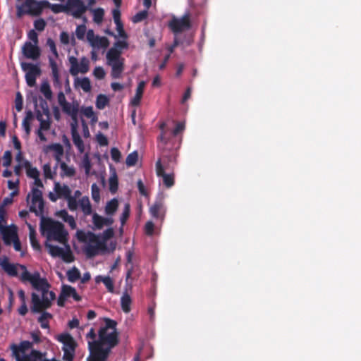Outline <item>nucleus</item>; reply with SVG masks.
Masks as SVG:
<instances>
[{
    "instance_id": "1",
    "label": "nucleus",
    "mask_w": 361,
    "mask_h": 361,
    "mask_svg": "<svg viewBox=\"0 0 361 361\" xmlns=\"http://www.w3.org/2000/svg\"><path fill=\"white\" fill-rule=\"evenodd\" d=\"M0 266L10 276H17L18 269H20V281L31 284L32 287L39 293H32L31 295L33 312H41L43 310L49 308L56 298L55 293L49 290L50 285L46 278H42L39 271L31 273L27 270L25 265L12 264L7 257L0 258Z\"/></svg>"
},
{
    "instance_id": "2",
    "label": "nucleus",
    "mask_w": 361,
    "mask_h": 361,
    "mask_svg": "<svg viewBox=\"0 0 361 361\" xmlns=\"http://www.w3.org/2000/svg\"><path fill=\"white\" fill-rule=\"evenodd\" d=\"M27 202L30 212L41 217L40 229L42 235L46 237L47 242L56 241L61 244H66L68 242V232L63 225L51 219L44 218V202L42 197V192L32 188L31 192L27 196Z\"/></svg>"
},
{
    "instance_id": "3",
    "label": "nucleus",
    "mask_w": 361,
    "mask_h": 361,
    "mask_svg": "<svg viewBox=\"0 0 361 361\" xmlns=\"http://www.w3.org/2000/svg\"><path fill=\"white\" fill-rule=\"evenodd\" d=\"M117 323L111 319H105V325L99 331V338L91 328L87 334L90 355L87 361H106L111 349L118 343Z\"/></svg>"
},
{
    "instance_id": "4",
    "label": "nucleus",
    "mask_w": 361,
    "mask_h": 361,
    "mask_svg": "<svg viewBox=\"0 0 361 361\" xmlns=\"http://www.w3.org/2000/svg\"><path fill=\"white\" fill-rule=\"evenodd\" d=\"M128 48L126 39L118 40L106 54V64L111 68V76L114 79L122 78L124 71L125 59L122 57L123 49Z\"/></svg>"
},
{
    "instance_id": "5",
    "label": "nucleus",
    "mask_w": 361,
    "mask_h": 361,
    "mask_svg": "<svg viewBox=\"0 0 361 361\" xmlns=\"http://www.w3.org/2000/svg\"><path fill=\"white\" fill-rule=\"evenodd\" d=\"M79 241L84 243V252L88 257H93L106 250L105 239L92 232L78 231Z\"/></svg>"
},
{
    "instance_id": "6",
    "label": "nucleus",
    "mask_w": 361,
    "mask_h": 361,
    "mask_svg": "<svg viewBox=\"0 0 361 361\" xmlns=\"http://www.w3.org/2000/svg\"><path fill=\"white\" fill-rule=\"evenodd\" d=\"M47 0H25V1L17 6V16L21 17L25 14L37 16H39L44 9V4H47Z\"/></svg>"
},
{
    "instance_id": "7",
    "label": "nucleus",
    "mask_w": 361,
    "mask_h": 361,
    "mask_svg": "<svg viewBox=\"0 0 361 361\" xmlns=\"http://www.w3.org/2000/svg\"><path fill=\"white\" fill-rule=\"evenodd\" d=\"M56 339L63 344V360L64 361H73L77 343L73 336L68 333H63L58 335Z\"/></svg>"
},
{
    "instance_id": "8",
    "label": "nucleus",
    "mask_w": 361,
    "mask_h": 361,
    "mask_svg": "<svg viewBox=\"0 0 361 361\" xmlns=\"http://www.w3.org/2000/svg\"><path fill=\"white\" fill-rule=\"evenodd\" d=\"M70 63L69 73L73 76H77L79 73L85 74L90 70V61L88 58L83 56L80 61L73 56H68Z\"/></svg>"
},
{
    "instance_id": "9",
    "label": "nucleus",
    "mask_w": 361,
    "mask_h": 361,
    "mask_svg": "<svg viewBox=\"0 0 361 361\" xmlns=\"http://www.w3.org/2000/svg\"><path fill=\"white\" fill-rule=\"evenodd\" d=\"M65 247H60L57 245H54L49 242L45 243V247L48 249L49 253L54 257H60L66 262H71L73 261L74 257L71 252L69 245L63 244Z\"/></svg>"
},
{
    "instance_id": "10",
    "label": "nucleus",
    "mask_w": 361,
    "mask_h": 361,
    "mask_svg": "<svg viewBox=\"0 0 361 361\" xmlns=\"http://www.w3.org/2000/svg\"><path fill=\"white\" fill-rule=\"evenodd\" d=\"M54 190L56 193L59 194L60 198H64L66 200L68 209L71 211H76L75 197H73L71 195V190L67 185H61L59 183H55Z\"/></svg>"
},
{
    "instance_id": "11",
    "label": "nucleus",
    "mask_w": 361,
    "mask_h": 361,
    "mask_svg": "<svg viewBox=\"0 0 361 361\" xmlns=\"http://www.w3.org/2000/svg\"><path fill=\"white\" fill-rule=\"evenodd\" d=\"M66 13L75 18H80L89 9L82 0H67L66 2Z\"/></svg>"
},
{
    "instance_id": "12",
    "label": "nucleus",
    "mask_w": 361,
    "mask_h": 361,
    "mask_svg": "<svg viewBox=\"0 0 361 361\" xmlns=\"http://www.w3.org/2000/svg\"><path fill=\"white\" fill-rule=\"evenodd\" d=\"M169 27L176 35L185 30L190 29V13H185L180 18L173 17L169 23Z\"/></svg>"
},
{
    "instance_id": "13",
    "label": "nucleus",
    "mask_w": 361,
    "mask_h": 361,
    "mask_svg": "<svg viewBox=\"0 0 361 361\" xmlns=\"http://www.w3.org/2000/svg\"><path fill=\"white\" fill-rule=\"evenodd\" d=\"M164 195L159 194L154 203L149 207V214L157 219L163 221L166 214V207L164 206Z\"/></svg>"
},
{
    "instance_id": "14",
    "label": "nucleus",
    "mask_w": 361,
    "mask_h": 361,
    "mask_svg": "<svg viewBox=\"0 0 361 361\" xmlns=\"http://www.w3.org/2000/svg\"><path fill=\"white\" fill-rule=\"evenodd\" d=\"M86 38L93 49H106L109 45V39L106 37H100L94 35L93 30L91 29L87 30Z\"/></svg>"
},
{
    "instance_id": "15",
    "label": "nucleus",
    "mask_w": 361,
    "mask_h": 361,
    "mask_svg": "<svg viewBox=\"0 0 361 361\" xmlns=\"http://www.w3.org/2000/svg\"><path fill=\"white\" fill-rule=\"evenodd\" d=\"M69 298H73L75 301H80V296L77 293L76 290L68 285H63L61 293L58 298V305L63 307L65 305L66 300Z\"/></svg>"
},
{
    "instance_id": "16",
    "label": "nucleus",
    "mask_w": 361,
    "mask_h": 361,
    "mask_svg": "<svg viewBox=\"0 0 361 361\" xmlns=\"http://www.w3.org/2000/svg\"><path fill=\"white\" fill-rule=\"evenodd\" d=\"M22 53L26 59L37 61L40 57L41 50L38 44L25 42L22 47Z\"/></svg>"
},
{
    "instance_id": "17",
    "label": "nucleus",
    "mask_w": 361,
    "mask_h": 361,
    "mask_svg": "<svg viewBox=\"0 0 361 361\" xmlns=\"http://www.w3.org/2000/svg\"><path fill=\"white\" fill-rule=\"evenodd\" d=\"M161 161L156 162V173L158 177L161 178L163 184L168 188L174 185V175L173 172L168 173L161 167Z\"/></svg>"
},
{
    "instance_id": "18",
    "label": "nucleus",
    "mask_w": 361,
    "mask_h": 361,
    "mask_svg": "<svg viewBox=\"0 0 361 361\" xmlns=\"http://www.w3.org/2000/svg\"><path fill=\"white\" fill-rule=\"evenodd\" d=\"M157 161H161V167L164 171L170 173L173 172L174 165L176 164V154L174 152H169L167 154H162L161 157Z\"/></svg>"
},
{
    "instance_id": "19",
    "label": "nucleus",
    "mask_w": 361,
    "mask_h": 361,
    "mask_svg": "<svg viewBox=\"0 0 361 361\" xmlns=\"http://www.w3.org/2000/svg\"><path fill=\"white\" fill-rule=\"evenodd\" d=\"M79 209L85 216L92 215V207L87 196L82 197L78 201L76 200V210Z\"/></svg>"
},
{
    "instance_id": "20",
    "label": "nucleus",
    "mask_w": 361,
    "mask_h": 361,
    "mask_svg": "<svg viewBox=\"0 0 361 361\" xmlns=\"http://www.w3.org/2000/svg\"><path fill=\"white\" fill-rule=\"evenodd\" d=\"M92 224L97 229H101L104 226H111L114 223L111 216L103 217L97 213H92Z\"/></svg>"
},
{
    "instance_id": "21",
    "label": "nucleus",
    "mask_w": 361,
    "mask_h": 361,
    "mask_svg": "<svg viewBox=\"0 0 361 361\" xmlns=\"http://www.w3.org/2000/svg\"><path fill=\"white\" fill-rule=\"evenodd\" d=\"M2 238L5 245H10L18 237L15 228L6 227L1 231Z\"/></svg>"
},
{
    "instance_id": "22",
    "label": "nucleus",
    "mask_w": 361,
    "mask_h": 361,
    "mask_svg": "<svg viewBox=\"0 0 361 361\" xmlns=\"http://www.w3.org/2000/svg\"><path fill=\"white\" fill-rule=\"evenodd\" d=\"M49 63L51 70L54 85L55 87H61L60 75L56 61L52 57L49 56Z\"/></svg>"
},
{
    "instance_id": "23",
    "label": "nucleus",
    "mask_w": 361,
    "mask_h": 361,
    "mask_svg": "<svg viewBox=\"0 0 361 361\" xmlns=\"http://www.w3.org/2000/svg\"><path fill=\"white\" fill-rule=\"evenodd\" d=\"M63 111L70 116L73 120L76 121L78 114V105L66 102L61 106Z\"/></svg>"
},
{
    "instance_id": "24",
    "label": "nucleus",
    "mask_w": 361,
    "mask_h": 361,
    "mask_svg": "<svg viewBox=\"0 0 361 361\" xmlns=\"http://www.w3.org/2000/svg\"><path fill=\"white\" fill-rule=\"evenodd\" d=\"M74 86L75 88L82 89L85 92H90L92 88L90 80L87 77H76L74 79Z\"/></svg>"
},
{
    "instance_id": "25",
    "label": "nucleus",
    "mask_w": 361,
    "mask_h": 361,
    "mask_svg": "<svg viewBox=\"0 0 361 361\" xmlns=\"http://www.w3.org/2000/svg\"><path fill=\"white\" fill-rule=\"evenodd\" d=\"M145 85L146 82L145 81H140L138 83L136 88L135 94L130 100V104L132 106H137L140 104Z\"/></svg>"
},
{
    "instance_id": "26",
    "label": "nucleus",
    "mask_w": 361,
    "mask_h": 361,
    "mask_svg": "<svg viewBox=\"0 0 361 361\" xmlns=\"http://www.w3.org/2000/svg\"><path fill=\"white\" fill-rule=\"evenodd\" d=\"M22 70L27 74H32L39 76L41 74L40 68L37 64H33L28 62H21Z\"/></svg>"
},
{
    "instance_id": "27",
    "label": "nucleus",
    "mask_w": 361,
    "mask_h": 361,
    "mask_svg": "<svg viewBox=\"0 0 361 361\" xmlns=\"http://www.w3.org/2000/svg\"><path fill=\"white\" fill-rule=\"evenodd\" d=\"M47 148L54 152V157L56 161V164L62 161L64 150L63 146L61 144H51L49 145Z\"/></svg>"
},
{
    "instance_id": "28",
    "label": "nucleus",
    "mask_w": 361,
    "mask_h": 361,
    "mask_svg": "<svg viewBox=\"0 0 361 361\" xmlns=\"http://www.w3.org/2000/svg\"><path fill=\"white\" fill-rule=\"evenodd\" d=\"M71 135H72V139H73V144L77 147L78 152L80 154L84 153V152H85L84 142L74 127H73V128H72Z\"/></svg>"
},
{
    "instance_id": "29",
    "label": "nucleus",
    "mask_w": 361,
    "mask_h": 361,
    "mask_svg": "<svg viewBox=\"0 0 361 361\" xmlns=\"http://www.w3.org/2000/svg\"><path fill=\"white\" fill-rule=\"evenodd\" d=\"M58 166L61 169V176L62 177H73L75 175V169L73 166H68L64 161L56 164L55 169Z\"/></svg>"
},
{
    "instance_id": "30",
    "label": "nucleus",
    "mask_w": 361,
    "mask_h": 361,
    "mask_svg": "<svg viewBox=\"0 0 361 361\" xmlns=\"http://www.w3.org/2000/svg\"><path fill=\"white\" fill-rule=\"evenodd\" d=\"M118 207V201L116 198H113L107 202L104 208L105 214L108 216H111L115 214Z\"/></svg>"
},
{
    "instance_id": "31",
    "label": "nucleus",
    "mask_w": 361,
    "mask_h": 361,
    "mask_svg": "<svg viewBox=\"0 0 361 361\" xmlns=\"http://www.w3.org/2000/svg\"><path fill=\"white\" fill-rule=\"evenodd\" d=\"M95 282L99 283L102 282L106 286V289L110 293H114V286L112 279L110 276H97L95 278Z\"/></svg>"
},
{
    "instance_id": "32",
    "label": "nucleus",
    "mask_w": 361,
    "mask_h": 361,
    "mask_svg": "<svg viewBox=\"0 0 361 361\" xmlns=\"http://www.w3.org/2000/svg\"><path fill=\"white\" fill-rule=\"evenodd\" d=\"M131 303L132 299L130 296L126 291L124 292L121 298V306L125 313L130 312Z\"/></svg>"
},
{
    "instance_id": "33",
    "label": "nucleus",
    "mask_w": 361,
    "mask_h": 361,
    "mask_svg": "<svg viewBox=\"0 0 361 361\" xmlns=\"http://www.w3.org/2000/svg\"><path fill=\"white\" fill-rule=\"evenodd\" d=\"M93 15V21L99 25L103 21L104 10L102 8L90 9Z\"/></svg>"
},
{
    "instance_id": "34",
    "label": "nucleus",
    "mask_w": 361,
    "mask_h": 361,
    "mask_svg": "<svg viewBox=\"0 0 361 361\" xmlns=\"http://www.w3.org/2000/svg\"><path fill=\"white\" fill-rule=\"evenodd\" d=\"M48 7L51 9V11L54 13H66V7L65 4H51L48 1L47 4H44V8Z\"/></svg>"
},
{
    "instance_id": "35",
    "label": "nucleus",
    "mask_w": 361,
    "mask_h": 361,
    "mask_svg": "<svg viewBox=\"0 0 361 361\" xmlns=\"http://www.w3.org/2000/svg\"><path fill=\"white\" fill-rule=\"evenodd\" d=\"M60 216L65 222H66L70 226V227L72 229L75 228L76 223L74 217L73 216L69 215L66 211H61Z\"/></svg>"
},
{
    "instance_id": "36",
    "label": "nucleus",
    "mask_w": 361,
    "mask_h": 361,
    "mask_svg": "<svg viewBox=\"0 0 361 361\" xmlns=\"http://www.w3.org/2000/svg\"><path fill=\"white\" fill-rule=\"evenodd\" d=\"M37 119L39 121V129L42 130H47L49 129L50 122L48 115L47 116V119H44L43 116L39 112L37 114Z\"/></svg>"
},
{
    "instance_id": "37",
    "label": "nucleus",
    "mask_w": 361,
    "mask_h": 361,
    "mask_svg": "<svg viewBox=\"0 0 361 361\" xmlns=\"http://www.w3.org/2000/svg\"><path fill=\"white\" fill-rule=\"evenodd\" d=\"M28 226H29V229H30L29 237H30V243L34 249L39 250L40 247V245L36 239L35 231L34 228L30 224H29Z\"/></svg>"
},
{
    "instance_id": "38",
    "label": "nucleus",
    "mask_w": 361,
    "mask_h": 361,
    "mask_svg": "<svg viewBox=\"0 0 361 361\" xmlns=\"http://www.w3.org/2000/svg\"><path fill=\"white\" fill-rule=\"evenodd\" d=\"M66 275L68 280L71 283L75 282L80 277V273L79 270L75 267L68 270L66 273Z\"/></svg>"
},
{
    "instance_id": "39",
    "label": "nucleus",
    "mask_w": 361,
    "mask_h": 361,
    "mask_svg": "<svg viewBox=\"0 0 361 361\" xmlns=\"http://www.w3.org/2000/svg\"><path fill=\"white\" fill-rule=\"evenodd\" d=\"M32 118V113L31 111H28L26 112V116L23 121V128L25 130L27 135H29L30 133V121Z\"/></svg>"
},
{
    "instance_id": "40",
    "label": "nucleus",
    "mask_w": 361,
    "mask_h": 361,
    "mask_svg": "<svg viewBox=\"0 0 361 361\" xmlns=\"http://www.w3.org/2000/svg\"><path fill=\"white\" fill-rule=\"evenodd\" d=\"M40 92L47 99H51L52 97V92L51 90L48 82L44 81L41 84Z\"/></svg>"
},
{
    "instance_id": "41",
    "label": "nucleus",
    "mask_w": 361,
    "mask_h": 361,
    "mask_svg": "<svg viewBox=\"0 0 361 361\" xmlns=\"http://www.w3.org/2000/svg\"><path fill=\"white\" fill-rule=\"evenodd\" d=\"M51 317V314L49 312H44L38 318V322L42 329H47L49 327L48 320Z\"/></svg>"
},
{
    "instance_id": "42",
    "label": "nucleus",
    "mask_w": 361,
    "mask_h": 361,
    "mask_svg": "<svg viewBox=\"0 0 361 361\" xmlns=\"http://www.w3.org/2000/svg\"><path fill=\"white\" fill-rule=\"evenodd\" d=\"M109 190L112 194L116 193L118 190V178L116 173H114L109 179Z\"/></svg>"
},
{
    "instance_id": "43",
    "label": "nucleus",
    "mask_w": 361,
    "mask_h": 361,
    "mask_svg": "<svg viewBox=\"0 0 361 361\" xmlns=\"http://www.w3.org/2000/svg\"><path fill=\"white\" fill-rule=\"evenodd\" d=\"M81 166L85 169V172L86 175H89L91 167H92V164H91V161H90V157L87 153H85L83 155L82 159Z\"/></svg>"
},
{
    "instance_id": "44",
    "label": "nucleus",
    "mask_w": 361,
    "mask_h": 361,
    "mask_svg": "<svg viewBox=\"0 0 361 361\" xmlns=\"http://www.w3.org/2000/svg\"><path fill=\"white\" fill-rule=\"evenodd\" d=\"M138 159V154L137 151H133V152L130 153L126 159V164L127 166H133L136 164Z\"/></svg>"
},
{
    "instance_id": "45",
    "label": "nucleus",
    "mask_w": 361,
    "mask_h": 361,
    "mask_svg": "<svg viewBox=\"0 0 361 361\" xmlns=\"http://www.w3.org/2000/svg\"><path fill=\"white\" fill-rule=\"evenodd\" d=\"M109 103V99L104 94H99L96 99V106L99 109H103Z\"/></svg>"
},
{
    "instance_id": "46",
    "label": "nucleus",
    "mask_w": 361,
    "mask_h": 361,
    "mask_svg": "<svg viewBox=\"0 0 361 361\" xmlns=\"http://www.w3.org/2000/svg\"><path fill=\"white\" fill-rule=\"evenodd\" d=\"M92 198L95 202L100 200V190L96 183H93L91 186Z\"/></svg>"
},
{
    "instance_id": "47",
    "label": "nucleus",
    "mask_w": 361,
    "mask_h": 361,
    "mask_svg": "<svg viewBox=\"0 0 361 361\" xmlns=\"http://www.w3.org/2000/svg\"><path fill=\"white\" fill-rule=\"evenodd\" d=\"M130 209L129 204H126L124 206L123 212L121 214V216L120 217V221H121L122 226L126 224L127 219H128V217L130 216Z\"/></svg>"
},
{
    "instance_id": "48",
    "label": "nucleus",
    "mask_w": 361,
    "mask_h": 361,
    "mask_svg": "<svg viewBox=\"0 0 361 361\" xmlns=\"http://www.w3.org/2000/svg\"><path fill=\"white\" fill-rule=\"evenodd\" d=\"M86 32L87 31L85 24L77 26L75 30V35L77 38L80 40L84 39Z\"/></svg>"
},
{
    "instance_id": "49",
    "label": "nucleus",
    "mask_w": 361,
    "mask_h": 361,
    "mask_svg": "<svg viewBox=\"0 0 361 361\" xmlns=\"http://www.w3.org/2000/svg\"><path fill=\"white\" fill-rule=\"evenodd\" d=\"M47 23L43 18H39L34 21V27L36 30L42 32L44 30Z\"/></svg>"
},
{
    "instance_id": "50",
    "label": "nucleus",
    "mask_w": 361,
    "mask_h": 361,
    "mask_svg": "<svg viewBox=\"0 0 361 361\" xmlns=\"http://www.w3.org/2000/svg\"><path fill=\"white\" fill-rule=\"evenodd\" d=\"M93 75L99 80L103 79L106 75L104 69L101 66H97L93 71Z\"/></svg>"
},
{
    "instance_id": "51",
    "label": "nucleus",
    "mask_w": 361,
    "mask_h": 361,
    "mask_svg": "<svg viewBox=\"0 0 361 361\" xmlns=\"http://www.w3.org/2000/svg\"><path fill=\"white\" fill-rule=\"evenodd\" d=\"M43 173L45 178L53 179L55 172H52L50 164H46L43 166Z\"/></svg>"
},
{
    "instance_id": "52",
    "label": "nucleus",
    "mask_w": 361,
    "mask_h": 361,
    "mask_svg": "<svg viewBox=\"0 0 361 361\" xmlns=\"http://www.w3.org/2000/svg\"><path fill=\"white\" fill-rule=\"evenodd\" d=\"M23 97L20 92H18L15 99V107L18 111H20L23 109Z\"/></svg>"
},
{
    "instance_id": "53",
    "label": "nucleus",
    "mask_w": 361,
    "mask_h": 361,
    "mask_svg": "<svg viewBox=\"0 0 361 361\" xmlns=\"http://www.w3.org/2000/svg\"><path fill=\"white\" fill-rule=\"evenodd\" d=\"M111 157L115 162H120L121 158V152L116 147H113L111 149Z\"/></svg>"
},
{
    "instance_id": "54",
    "label": "nucleus",
    "mask_w": 361,
    "mask_h": 361,
    "mask_svg": "<svg viewBox=\"0 0 361 361\" xmlns=\"http://www.w3.org/2000/svg\"><path fill=\"white\" fill-rule=\"evenodd\" d=\"M3 166L5 167H8L11 165V161H12V154L11 152L9 150H7L4 152L3 156Z\"/></svg>"
},
{
    "instance_id": "55",
    "label": "nucleus",
    "mask_w": 361,
    "mask_h": 361,
    "mask_svg": "<svg viewBox=\"0 0 361 361\" xmlns=\"http://www.w3.org/2000/svg\"><path fill=\"white\" fill-rule=\"evenodd\" d=\"M26 174L28 178L33 179L35 178H37V176H39L40 173L36 167L32 166L31 168L28 169V170H27Z\"/></svg>"
},
{
    "instance_id": "56",
    "label": "nucleus",
    "mask_w": 361,
    "mask_h": 361,
    "mask_svg": "<svg viewBox=\"0 0 361 361\" xmlns=\"http://www.w3.org/2000/svg\"><path fill=\"white\" fill-rule=\"evenodd\" d=\"M28 42H32L33 44H38V35L35 30H30L27 33Z\"/></svg>"
},
{
    "instance_id": "57",
    "label": "nucleus",
    "mask_w": 361,
    "mask_h": 361,
    "mask_svg": "<svg viewBox=\"0 0 361 361\" xmlns=\"http://www.w3.org/2000/svg\"><path fill=\"white\" fill-rule=\"evenodd\" d=\"M37 77V75L25 73V80L27 85L30 87H34L36 84Z\"/></svg>"
},
{
    "instance_id": "58",
    "label": "nucleus",
    "mask_w": 361,
    "mask_h": 361,
    "mask_svg": "<svg viewBox=\"0 0 361 361\" xmlns=\"http://www.w3.org/2000/svg\"><path fill=\"white\" fill-rule=\"evenodd\" d=\"M120 7H116L112 10V16L114 20L115 24L122 23L121 21V11Z\"/></svg>"
},
{
    "instance_id": "59",
    "label": "nucleus",
    "mask_w": 361,
    "mask_h": 361,
    "mask_svg": "<svg viewBox=\"0 0 361 361\" xmlns=\"http://www.w3.org/2000/svg\"><path fill=\"white\" fill-rule=\"evenodd\" d=\"M154 224L152 221H148L145 225V233L148 235H152L154 234Z\"/></svg>"
},
{
    "instance_id": "60",
    "label": "nucleus",
    "mask_w": 361,
    "mask_h": 361,
    "mask_svg": "<svg viewBox=\"0 0 361 361\" xmlns=\"http://www.w3.org/2000/svg\"><path fill=\"white\" fill-rule=\"evenodd\" d=\"M116 30L118 32V35H116L117 37H120L121 38H122L123 39H126L128 37H127L126 32L123 30V24L119 23V24H116Z\"/></svg>"
},
{
    "instance_id": "61",
    "label": "nucleus",
    "mask_w": 361,
    "mask_h": 361,
    "mask_svg": "<svg viewBox=\"0 0 361 361\" xmlns=\"http://www.w3.org/2000/svg\"><path fill=\"white\" fill-rule=\"evenodd\" d=\"M147 16V11H141V12H139L137 13L133 18V21L134 23H137V22H140V21H142L145 18H146Z\"/></svg>"
},
{
    "instance_id": "62",
    "label": "nucleus",
    "mask_w": 361,
    "mask_h": 361,
    "mask_svg": "<svg viewBox=\"0 0 361 361\" xmlns=\"http://www.w3.org/2000/svg\"><path fill=\"white\" fill-rule=\"evenodd\" d=\"M47 44L49 46V47L50 48V50L52 52V54L54 55V56L56 58H57L59 55H58V52H57V49H56L54 41L53 39L49 38L47 39Z\"/></svg>"
},
{
    "instance_id": "63",
    "label": "nucleus",
    "mask_w": 361,
    "mask_h": 361,
    "mask_svg": "<svg viewBox=\"0 0 361 361\" xmlns=\"http://www.w3.org/2000/svg\"><path fill=\"white\" fill-rule=\"evenodd\" d=\"M97 141L101 146H106L108 145V140L106 137L101 133L97 135Z\"/></svg>"
},
{
    "instance_id": "64",
    "label": "nucleus",
    "mask_w": 361,
    "mask_h": 361,
    "mask_svg": "<svg viewBox=\"0 0 361 361\" xmlns=\"http://www.w3.org/2000/svg\"><path fill=\"white\" fill-rule=\"evenodd\" d=\"M184 127L183 123H178L175 128L172 130L173 135L176 136L180 132L183 130Z\"/></svg>"
}]
</instances>
